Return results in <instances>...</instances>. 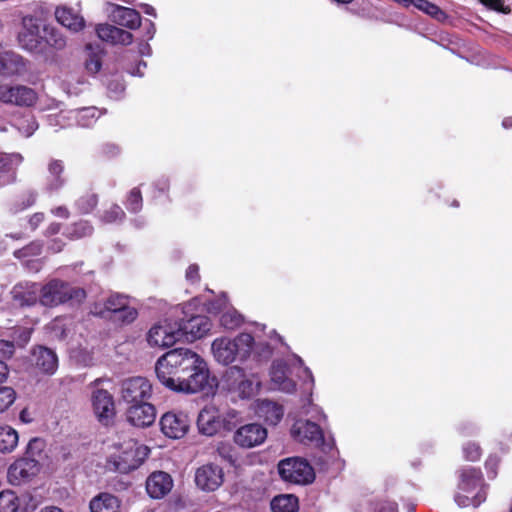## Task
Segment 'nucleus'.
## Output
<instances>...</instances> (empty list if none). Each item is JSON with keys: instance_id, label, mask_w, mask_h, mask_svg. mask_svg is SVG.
<instances>
[{"instance_id": "obj_5", "label": "nucleus", "mask_w": 512, "mask_h": 512, "mask_svg": "<svg viewBox=\"0 0 512 512\" xmlns=\"http://www.w3.org/2000/svg\"><path fill=\"white\" fill-rule=\"evenodd\" d=\"M290 362V365L282 360H276L273 362L270 370V378L273 389L284 393H293L296 390L295 382L288 376V374L291 373L290 367L299 368L300 373L298 376L305 377L310 382L311 389L314 385V378L311 370L304 366L303 360L297 355H294Z\"/></svg>"}, {"instance_id": "obj_29", "label": "nucleus", "mask_w": 512, "mask_h": 512, "mask_svg": "<svg viewBox=\"0 0 512 512\" xmlns=\"http://www.w3.org/2000/svg\"><path fill=\"white\" fill-rule=\"evenodd\" d=\"M255 413L266 423L276 425L283 417V408L275 402L263 399L256 402Z\"/></svg>"}, {"instance_id": "obj_20", "label": "nucleus", "mask_w": 512, "mask_h": 512, "mask_svg": "<svg viewBox=\"0 0 512 512\" xmlns=\"http://www.w3.org/2000/svg\"><path fill=\"white\" fill-rule=\"evenodd\" d=\"M106 13L114 23L128 29H137L141 25V16L135 9L107 3Z\"/></svg>"}, {"instance_id": "obj_41", "label": "nucleus", "mask_w": 512, "mask_h": 512, "mask_svg": "<svg viewBox=\"0 0 512 512\" xmlns=\"http://www.w3.org/2000/svg\"><path fill=\"white\" fill-rule=\"evenodd\" d=\"M127 297L120 294L111 295L105 302L104 310L112 312L113 314L118 313L121 308L126 305Z\"/></svg>"}, {"instance_id": "obj_50", "label": "nucleus", "mask_w": 512, "mask_h": 512, "mask_svg": "<svg viewBox=\"0 0 512 512\" xmlns=\"http://www.w3.org/2000/svg\"><path fill=\"white\" fill-rule=\"evenodd\" d=\"M480 2L487 8L497 12L508 14L511 11L509 7L504 5L503 0H480Z\"/></svg>"}, {"instance_id": "obj_18", "label": "nucleus", "mask_w": 512, "mask_h": 512, "mask_svg": "<svg viewBox=\"0 0 512 512\" xmlns=\"http://www.w3.org/2000/svg\"><path fill=\"white\" fill-rule=\"evenodd\" d=\"M267 438V430L258 423H249L239 427L233 436L234 442L242 448L261 445Z\"/></svg>"}, {"instance_id": "obj_9", "label": "nucleus", "mask_w": 512, "mask_h": 512, "mask_svg": "<svg viewBox=\"0 0 512 512\" xmlns=\"http://www.w3.org/2000/svg\"><path fill=\"white\" fill-rule=\"evenodd\" d=\"M43 442L40 439H32L27 446L29 457H23L13 462L8 469V479L13 485H20L36 476L40 465L33 457L42 450Z\"/></svg>"}, {"instance_id": "obj_60", "label": "nucleus", "mask_w": 512, "mask_h": 512, "mask_svg": "<svg viewBox=\"0 0 512 512\" xmlns=\"http://www.w3.org/2000/svg\"><path fill=\"white\" fill-rule=\"evenodd\" d=\"M145 29H146V40H150L154 37V34H155V26H154V23L152 22H148L145 26Z\"/></svg>"}, {"instance_id": "obj_56", "label": "nucleus", "mask_w": 512, "mask_h": 512, "mask_svg": "<svg viewBox=\"0 0 512 512\" xmlns=\"http://www.w3.org/2000/svg\"><path fill=\"white\" fill-rule=\"evenodd\" d=\"M375 512H397V505L394 502H382L377 505Z\"/></svg>"}, {"instance_id": "obj_42", "label": "nucleus", "mask_w": 512, "mask_h": 512, "mask_svg": "<svg viewBox=\"0 0 512 512\" xmlns=\"http://www.w3.org/2000/svg\"><path fill=\"white\" fill-rule=\"evenodd\" d=\"M138 312L135 308L128 306V301L124 308L114 314V320L121 322L122 324H129L137 318Z\"/></svg>"}, {"instance_id": "obj_44", "label": "nucleus", "mask_w": 512, "mask_h": 512, "mask_svg": "<svg viewBox=\"0 0 512 512\" xmlns=\"http://www.w3.org/2000/svg\"><path fill=\"white\" fill-rule=\"evenodd\" d=\"M124 216L125 213L120 206L112 205L108 210L104 212L102 215V220L106 223H113L122 220Z\"/></svg>"}, {"instance_id": "obj_43", "label": "nucleus", "mask_w": 512, "mask_h": 512, "mask_svg": "<svg viewBox=\"0 0 512 512\" xmlns=\"http://www.w3.org/2000/svg\"><path fill=\"white\" fill-rule=\"evenodd\" d=\"M92 226L86 221L77 222L71 227L68 232L69 237L78 239L90 235L92 233Z\"/></svg>"}, {"instance_id": "obj_12", "label": "nucleus", "mask_w": 512, "mask_h": 512, "mask_svg": "<svg viewBox=\"0 0 512 512\" xmlns=\"http://www.w3.org/2000/svg\"><path fill=\"white\" fill-rule=\"evenodd\" d=\"M180 339L178 322L168 319L153 325L147 333V342L151 347L167 348L174 345Z\"/></svg>"}, {"instance_id": "obj_54", "label": "nucleus", "mask_w": 512, "mask_h": 512, "mask_svg": "<svg viewBox=\"0 0 512 512\" xmlns=\"http://www.w3.org/2000/svg\"><path fill=\"white\" fill-rule=\"evenodd\" d=\"M186 279L191 283L199 280V267L195 264L190 265L186 271Z\"/></svg>"}, {"instance_id": "obj_22", "label": "nucleus", "mask_w": 512, "mask_h": 512, "mask_svg": "<svg viewBox=\"0 0 512 512\" xmlns=\"http://www.w3.org/2000/svg\"><path fill=\"white\" fill-rule=\"evenodd\" d=\"M31 364L39 373L53 375L58 369V357L52 349L38 346L32 350Z\"/></svg>"}, {"instance_id": "obj_38", "label": "nucleus", "mask_w": 512, "mask_h": 512, "mask_svg": "<svg viewBox=\"0 0 512 512\" xmlns=\"http://www.w3.org/2000/svg\"><path fill=\"white\" fill-rule=\"evenodd\" d=\"M19 509V500L15 492L11 490L0 493V512H17Z\"/></svg>"}, {"instance_id": "obj_36", "label": "nucleus", "mask_w": 512, "mask_h": 512, "mask_svg": "<svg viewBox=\"0 0 512 512\" xmlns=\"http://www.w3.org/2000/svg\"><path fill=\"white\" fill-rule=\"evenodd\" d=\"M18 444V433L10 426L0 427V452H12Z\"/></svg>"}, {"instance_id": "obj_3", "label": "nucleus", "mask_w": 512, "mask_h": 512, "mask_svg": "<svg viewBox=\"0 0 512 512\" xmlns=\"http://www.w3.org/2000/svg\"><path fill=\"white\" fill-rule=\"evenodd\" d=\"M487 486L479 469L464 468L459 474L455 502L459 507H478L486 500Z\"/></svg>"}, {"instance_id": "obj_39", "label": "nucleus", "mask_w": 512, "mask_h": 512, "mask_svg": "<svg viewBox=\"0 0 512 512\" xmlns=\"http://www.w3.org/2000/svg\"><path fill=\"white\" fill-rule=\"evenodd\" d=\"M16 399V392L12 387L0 386V413L6 411Z\"/></svg>"}, {"instance_id": "obj_58", "label": "nucleus", "mask_w": 512, "mask_h": 512, "mask_svg": "<svg viewBox=\"0 0 512 512\" xmlns=\"http://www.w3.org/2000/svg\"><path fill=\"white\" fill-rule=\"evenodd\" d=\"M44 215L42 213H36L29 219V224L32 229H36L39 224L43 221Z\"/></svg>"}, {"instance_id": "obj_35", "label": "nucleus", "mask_w": 512, "mask_h": 512, "mask_svg": "<svg viewBox=\"0 0 512 512\" xmlns=\"http://www.w3.org/2000/svg\"><path fill=\"white\" fill-rule=\"evenodd\" d=\"M64 167L61 161L54 160L50 162L48 166V177H47V185L51 191H55L60 189L64 184V178L61 176L63 173Z\"/></svg>"}, {"instance_id": "obj_8", "label": "nucleus", "mask_w": 512, "mask_h": 512, "mask_svg": "<svg viewBox=\"0 0 512 512\" xmlns=\"http://www.w3.org/2000/svg\"><path fill=\"white\" fill-rule=\"evenodd\" d=\"M116 451L111 455L115 469L121 473H128L138 468L148 457L149 449L138 444L133 439L123 443L114 444Z\"/></svg>"}, {"instance_id": "obj_63", "label": "nucleus", "mask_w": 512, "mask_h": 512, "mask_svg": "<svg viewBox=\"0 0 512 512\" xmlns=\"http://www.w3.org/2000/svg\"><path fill=\"white\" fill-rule=\"evenodd\" d=\"M48 230H49V232H50L51 234H56V233H58V232H59V230H60V225H59V224H57V223L51 224V225L49 226Z\"/></svg>"}, {"instance_id": "obj_49", "label": "nucleus", "mask_w": 512, "mask_h": 512, "mask_svg": "<svg viewBox=\"0 0 512 512\" xmlns=\"http://www.w3.org/2000/svg\"><path fill=\"white\" fill-rule=\"evenodd\" d=\"M464 457L469 461H477L481 457V449L478 444L469 442L463 447Z\"/></svg>"}, {"instance_id": "obj_14", "label": "nucleus", "mask_w": 512, "mask_h": 512, "mask_svg": "<svg viewBox=\"0 0 512 512\" xmlns=\"http://www.w3.org/2000/svg\"><path fill=\"white\" fill-rule=\"evenodd\" d=\"M162 433L171 439L183 438L190 427V419L183 411H168L160 419Z\"/></svg>"}, {"instance_id": "obj_16", "label": "nucleus", "mask_w": 512, "mask_h": 512, "mask_svg": "<svg viewBox=\"0 0 512 512\" xmlns=\"http://www.w3.org/2000/svg\"><path fill=\"white\" fill-rule=\"evenodd\" d=\"M54 16L60 25L73 33L82 31L86 26L79 4L74 7L67 4L58 5L55 8Z\"/></svg>"}, {"instance_id": "obj_48", "label": "nucleus", "mask_w": 512, "mask_h": 512, "mask_svg": "<svg viewBox=\"0 0 512 512\" xmlns=\"http://www.w3.org/2000/svg\"><path fill=\"white\" fill-rule=\"evenodd\" d=\"M96 204L97 197L94 194L83 196L77 201V206L83 213H89L92 211Z\"/></svg>"}, {"instance_id": "obj_10", "label": "nucleus", "mask_w": 512, "mask_h": 512, "mask_svg": "<svg viewBox=\"0 0 512 512\" xmlns=\"http://www.w3.org/2000/svg\"><path fill=\"white\" fill-rule=\"evenodd\" d=\"M278 471L284 481L294 484H309L315 478L311 465L301 458H287L280 461Z\"/></svg>"}, {"instance_id": "obj_40", "label": "nucleus", "mask_w": 512, "mask_h": 512, "mask_svg": "<svg viewBox=\"0 0 512 512\" xmlns=\"http://www.w3.org/2000/svg\"><path fill=\"white\" fill-rule=\"evenodd\" d=\"M23 157L18 153L0 155V171H10L21 164Z\"/></svg>"}, {"instance_id": "obj_57", "label": "nucleus", "mask_w": 512, "mask_h": 512, "mask_svg": "<svg viewBox=\"0 0 512 512\" xmlns=\"http://www.w3.org/2000/svg\"><path fill=\"white\" fill-rule=\"evenodd\" d=\"M8 375H9V368H8L7 364L3 361H0V386H3L2 384L7 381Z\"/></svg>"}, {"instance_id": "obj_6", "label": "nucleus", "mask_w": 512, "mask_h": 512, "mask_svg": "<svg viewBox=\"0 0 512 512\" xmlns=\"http://www.w3.org/2000/svg\"><path fill=\"white\" fill-rule=\"evenodd\" d=\"M104 382L109 380L97 378L88 385V388L94 416L100 424L109 426L114 422L116 405L113 395L103 387Z\"/></svg>"}, {"instance_id": "obj_21", "label": "nucleus", "mask_w": 512, "mask_h": 512, "mask_svg": "<svg viewBox=\"0 0 512 512\" xmlns=\"http://www.w3.org/2000/svg\"><path fill=\"white\" fill-rule=\"evenodd\" d=\"M196 485L204 491H214L223 483L222 468L214 464H205L195 473Z\"/></svg>"}, {"instance_id": "obj_28", "label": "nucleus", "mask_w": 512, "mask_h": 512, "mask_svg": "<svg viewBox=\"0 0 512 512\" xmlns=\"http://www.w3.org/2000/svg\"><path fill=\"white\" fill-rule=\"evenodd\" d=\"M40 290L36 283H19L14 286L11 293L14 301L20 306L33 305L37 302L40 296Z\"/></svg>"}, {"instance_id": "obj_23", "label": "nucleus", "mask_w": 512, "mask_h": 512, "mask_svg": "<svg viewBox=\"0 0 512 512\" xmlns=\"http://www.w3.org/2000/svg\"><path fill=\"white\" fill-rule=\"evenodd\" d=\"M178 325L180 328V337L185 335L189 341H194L204 337L212 327L209 318L203 315L192 316L191 318L178 323Z\"/></svg>"}, {"instance_id": "obj_19", "label": "nucleus", "mask_w": 512, "mask_h": 512, "mask_svg": "<svg viewBox=\"0 0 512 512\" xmlns=\"http://www.w3.org/2000/svg\"><path fill=\"white\" fill-rule=\"evenodd\" d=\"M224 425L220 411L214 406L204 407L198 414L197 428L200 434L214 436Z\"/></svg>"}, {"instance_id": "obj_7", "label": "nucleus", "mask_w": 512, "mask_h": 512, "mask_svg": "<svg viewBox=\"0 0 512 512\" xmlns=\"http://www.w3.org/2000/svg\"><path fill=\"white\" fill-rule=\"evenodd\" d=\"M85 297L86 292L82 288L54 279L41 287L39 301L44 306L54 307L68 301L81 303Z\"/></svg>"}, {"instance_id": "obj_45", "label": "nucleus", "mask_w": 512, "mask_h": 512, "mask_svg": "<svg viewBox=\"0 0 512 512\" xmlns=\"http://www.w3.org/2000/svg\"><path fill=\"white\" fill-rule=\"evenodd\" d=\"M102 67V59L100 52H93L89 54V58L85 62L86 70L91 74H96Z\"/></svg>"}, {"instance_id": "obj_55", "label": "nucleus", "mask_w": 512, "mask_h": 512, "mask_svg": "<svg viewBox=\"0 0 512 512\" xmlns=\"http://www.w3.org/2000/svg\"><path fill=\"white\" fill-rule=\"evenodd\" d=\"M21 123L27 124V129L22 132L26 137L32 135L33 132L37 129V125L32 117L21 119Z\"/></svg>"}, {"instance_id": "obj_59", "label": "nucleus", "mask_w": 512, "mask_h": 512, "mask_svg": "<svg viewBox=\"0 0 512 512\" xmlns=\"http://www.w3.org/2000/svg\"><path fill=\"white\" fill-rule=\"evenodd\" d=\"M52 213L57 216V217H61V218H68L69 216V211L66 207L64 206H60V207H57L55 209L52 210Z\"/></svg>"}, {"instance_id": "obj_64", "label": "nucleus", "mask_w": 512, "mask_h": 512, "mask_svg": "<svg viewBox=\"0 0 512 512\" xmlns=\"http://www.w3.org/2000/svg\"><path fill=\"white\" fill-rule=\"evenodd\" d=\"M502 125L504 128H511L512 127V117L505 118L502 122Z\"/></svg>"}, {"instance_id": "obj_61", "label": "nucleus", "mask_w": 512, "mask_h": 512, "mask_svg": "<svg viewBox=\"0 0 512 512\" xmlns=\"http://www.w3.org/2000/svg\"><path fill=\"white\" fill-rule=\"evenodd\" d=\"M312 410L314 414L311 415V418L317 421L326 420V415L323 413V411H321L317 407H313Z\"/></svg>"}, {"instance_id": "obj_46", "label": "nucleus", "mask_w": 512, "mask_h": 512, "mask_svg": "<svg viewBox=\"0 0 512 512\" xmlns=\"http://www.w3.org/2000/svg\"><path fill=\"white\" fill-rule=\"evenodd\" d=\"M42 246L38 242H32L28 246L14 252L17 258H27L29 256H36L41 253Z\"/></svg>"}, {"instance_id": "obj_15", "label": "nucleus", "mask_w": 512, "mask_h": 512, "mask_svg": "<svg viewBox=\"0 0 512 512\" xmlns=\"http://www.w3.org/2000/svg\"><path fill=\"white\" fill-rule=\"evenodd\" d=\"M37 100L36 92L27 86L0 85V102L18 106H31Z\"/></svg>"}, {"instance_id": "obj_37", "label": "nucleus", "mask_w": 512, "mask_h": 512, "mask_svg": "<svg viewBox=\"0 0 512 512\" xmlns=\"http://www.w3.org/2000/svg\"><path fill=\"white\" fill-rule=\"evenodd\" d=\"M73 117L76 119L78 125L88 127L92 125L99 117L98 109L96 107H84L73 112Z\"/></svg>"}, {"instance_id": "obj_53", "label": "nucleus", "mask_w": 512, "mask_h": 512, "mask_svg": "<svg viewBox=\"0 0 512 512\" xmlns=\"http://www.w3.org/2000/svg\"><path fill=\"white\" fill-rule=\"evenodd\" d=\"M63 320L57 319L51 324V329L55 333V336L59 339H63L65 334V329L63 328Z\"/></svg>"}, {"instance_id": "obj_13", "label": "nucleus", "mask_w": 512, "mask_h": 512, "mask_svg": "<svg viewBox=\"0 0 512 512\" xmlns=\"http://www.w3.org/2000/svg\"><path fill=\"white\" fill-rule=\"evenodd\" d=\"M152 395V385L148 379L144 377H132L126 379L121 385L122 399L133 404L147 401Z\"/></svg>"}, {"instance_id": "obj_17", "label": "nucleus", "mask_w": 512, "mask_h": 512, "mask_svg": "<svg viewBox=\"0 0 512 512\" xmlns=\"http://www.w3.org/2000/svg\"><path fill=\"white\" fill-rule=\"evenodd\" d=\"M292 437L303 444H314L320 446L324 444L323 431L319 425L310 420L299 419L291 428Z\"/></svg>"}, {"instance_id": "obj_62", "label": "nucleus", "mask_w": 512, "mask_h": 512, "mask_svg": "<svg viewBox=\"0 0 512 512\" xmlns=\"http://www.w3.org/2000/svg\"><path fill=\"white\" fill-rule=\"evenodd\" d=\"M40 512H63V510L56 506H46Z\"/></svg>"}, {"instance_id": "obj_4", "label": "nucleus", "mask_w": 512, "mask_h": 512, "mask_svg": "<svg viewBox=\"0 0 512 512\" xmlns=\"http://www.w3.org/2000/svg\"><path fill=\"white\" fill-rule=\"evenodd\" d=\"M221 384L223 389L240 399H250L261 389V381L258 377L248 376L239 366L228 368L221 378Z\"/></svg>"}, {"instance_id": "obj_51", "label": "nucleus", "mask_w": 512, "mask_h": 512, "mask_svg": "<svg viewBox=\"0 0 512 512\" xmlns=\"http://www.w3.org/2000/svg\"><path fill=\"white\" fill-rule=\"evenodd\" d=\"M255 352L259 358H268L272 354V348L267 343L258 342L253 345L252 352Z\"/></svg>"}, {"instance_id": "obj_47", "label": "nucleus", "mask_w": 512, "mask_h": 512, "mask_svg": "<svg viewBox=\"0 0 512 512\" xmlns=\"http://www.w3.org/2000/svg\"><path fill=\"white\" fill-rule=\"evenodd\" d=\"M127 207L132 212H138L142 207V196L138 189L134 188L131 190L128 200Z\"/></svg>"}, {"instance_id": "obj_30", "label": "nucleus", "mask_w": 512, "mask_h": 512, "mask_svg": "<svg viewBox=\"0 0 512 512\" xmlns=\"http://www.w3.org/2000/svg\"><path fill=\"white\" fill-rule=\"evenodd\" d=\"M90 512H120L121 500L110 493H100L94 496L89 503Z\"/></svg>"}, {"instance_id": "obj_33", "label": "nucleus", "mask_w": 512, "mask_h": 512, "mask_svg": "<svg viewBox=\"0 0 512 512\" xmlns=\"http://www.w3.org/2000/svg\"><path fill=\"white\" fill-rule=\"evenodd\" d=\"M411 6L429 15L437 21L443 22L447 19L446 13L436 4L428 0H409V7Z\"/></svg>"}, {"instance_id": "obj_34", "label": "nucleus", "mask_w": 512, "mask_h": 512, "mask_svg": "<svg viewBox=\"0 0 512 512\" xmlns=\"http://www.w3.org/2000/svg\"><path fill=\"white\" fill-rule=\"evenodd\" d=\"M271 510L273 512H296L298 498L292 494L278 495L271 501Z\"/></svg>"}, {"instance_id": "obj_31", "label": "nucleus", "mask_w": 512, "mask_h": 512, "mask_svg": "<svg viewBox=\"0 0 512 512\" xmlns=\"http://www.w3.org/2000/svg\"><path fill=\"white\" fill-rule=\"evenodd\" d=\"M2 75H20L26 72V63L22 56L13 52L2 53Z\"/></svg>"}, {"instance_id": "obj_11", "label": "nucleus", "mask_w": 512, "mask_h": 512, "mask_svg": "<svg viewBox=\"0 0 512 512\" xmlns=\"http://www.w3.org/2000/svg\"><path fill=\"white\" fill-rule=\"evenodd\" d=\"M42 21L32 15L22 17L21 28L17 40L19 45L30 52L36 51L42 44L43 25Z\"/></svg>"}, {"instance_id": "obj_26", "label": "nucleus", "mask_w": 512, "mask_h": 512, "mask_svg": "<svg viewBox=\"0 0 512 512\" xmlns=\"http://www.w3.org/2000/svg\"><path fill=\"white\" fill-rule=\"evenodd\" d=\"M173 488L171 476L163 471L153 472L146 480V490L150 497L161 499Z\"/></svg>"}, {"instance_id": "obj_25", "label": "nucleus", "mask_w": 512, "mask_h": 512, "mask_svg": "<svg viewBox=\"0 0 512 512\" xmlns=\"http://www.w3.org/2000/svg\"><path fill=\"white\" fill-rule=\"evenodd\" d=\"M210 313H221L220 325L228 330L238 328L242 323V316L234 309L227 308V300L222 296L216 302H211L208 305Z\"/></svg>"}, {"instance_id": "obj_2", "label": "nucleus", "mask_w": 512, "mask_h": 512, "mask_svg": "<svg viewBox=\"0 0 512 512\" xmlns=\"http://www.w3.org/2000/svg\"><path fill=\"white\" fill-rule=\"evenodd\" d=\"M254 338L249 333H240L234 338L221 336L211 343L214 360L224 366L233 362L246 361L253 350Z\"/></svg>"}, {"instance_id": "obj_52", "label": "nucleus", "mask_w": 512, "mask_h": 512, "mask_svg": "<svg viewBox=\"0 0 512 512\" xmlns=\"http://www.w3.org/2000/svg\"><path fill=\"white\" fill-rule=\"evenodd\" d=\"M14 353V344L11 341L0 340V356L9 358Z\"/></svg>"}, {"instance_id": "obj_27", "label": "nucleus", "mask_w": 512, "mask_h": 512, "mask_svg": "<svg viewBox=\"0 0 512 512\" xmlns=\"http://www.w3.org/2000/svg\"><path fill=\"white\" fill-rule=\"evenodd\" d=\"M96 33L101 40L112 44L129 45L133 41L130 32L110 24L98 25Z\"/></svg>"}, {"instance_id": "obj_1", "label": "nucleus", "mask_w": 512, "mask_h": 512, "mask_svg": "<svg viewBox=\"0 0 512 512\" xmlns=\"http://www.w3.org/2000/svg\"><path fill=\"white\" fill-rule=\"evenodd\" d=\"M158 381L167 389L183 394H195L208 384L209 368L206 361L189 348H175L155 363Z\"/></svg>"}, {"instance_id": "obj_24", "label": "nucleus", "mask_w": 512, "mask_h": 512, "mask_svg": "<svg viewBox=\"0 0 512 512\" xmlns=\"http://www.w3.org/2000/svg\"><path fill=\"white\" fill-rule=\"evenodd\" d=\"M129 423L136 427H147L154 423L156 418L155 407L149 402L131 405L126 413Z\"/></svg>"}, {"instance_id": "obj_32", "label": "nucleus", "mask_w": 512, "mask_h": 512, "mask_svg": "<svg viewBox=\"0 0 512 512\" xmlns=\"http://www.w3.org/2000/svg\"><path fill=\"white\" fill-rule=\"evenodd\" d=\"M43 41L56 50H63L67 45L66 36L51 24L43 25Z\"/></svg>"}]
</instances>
